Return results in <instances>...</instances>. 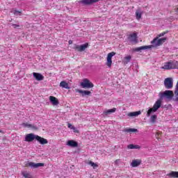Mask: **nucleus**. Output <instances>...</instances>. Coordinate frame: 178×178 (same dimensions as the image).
<instances>
[{"mask_svg": "<svg viewBox=\"0 0 178 178\" xmlns=\"http://www.w3.org/2000/svg\"><path fill=\"white\" fill-rule=\"evenodd\" d=\"M162 105V100L161 99H158L154 104L152 108H150L147 113V117L149 118L152 115V113H155V112H156V111H158V109H159V108H161Z\"/></svg>", "mask_w": 178, "mask_h": 178, "instance_id": "nucleus-1", "label": "nucleus"}, {"mask_svg": "<svg viewBox=\"0 0 178 178\" xmlns=\"http://www.w3.org/2000/svg\"><path fill=\"white\" fill-rule=\"evenodd\" d=\"M174 95L175 94L172 90H165L164 92H160L159 93V97L161 99H163V98H165V99H168V101L173 99Z\"/></svg>", "mask_w": 178, "mask_h": 178, "instance_id": "nucleus-2", "label": "nucleus"}, {"mask_svg": "<svg viewBox=\"0 0 178 178\" xmlns=\"http://www.w3.org/2000/svg\"><path fill=\"white\" fill-rule=\"evenodd\" d=\"M168 38H155L152 42L151 44H152L153 47H159L163 44L166 41Z\"/></svg>", "mask_w": 178, "mask_h": 178, "instance_id": "nucleus-3", "label": "nucleus"}, {"mask_svg": "<svg viewBox=\"0 0 178 178\" xmlns=\"http://www.w3.org/2000/svg\"><path fill=\"white\" fill-rule=\"evenodd\" d=\"M161 69H163L164 70H172L175 69L174 60L164 63L163 65L161 67Z\"/></svg>", "mask_w": 178, "mask_h": 178, "instance_id": "nucleus-4", "label": "nucleus"}, {"mask_svg": "<svg viewBox=\"0 0 178 178\" xmlns=\"http://www.w3.org/2000/svg\"><path fill=\"white\" fill-rule=\"evenodd\" d=\"M81 86L82 88H92L94 87V84L90 81L88 79H85L81 83Z\"/></svg>", "mask_w": 178, "mask_h": 178, "instance_id": "nucleus-5", "label": "nucleus"}, {"mask_svg": "<svg viewBox=\"0 0 178 178\" xmlns=\"http://www.w3.org/2000/svg\"><path fill=\"white\" fill-rule=\"evenodd\" d=\"M164 86L167 90H170L173 88V79L167 78L164 80Z\"/></svg>", "mask_w": 178, "mask_h": 178, "instance_id": "nucleus-6", "label": "nucleus"}, {"mask_svg": "<svg viewBox=\"0 0 178 178\" xmlns=\"http://www.w3.org/2000/svg\"><path fill=\"white\" fill-rule=\"evenodd\" d=\"M115 55H116V53L115 52H111L108 53L107 55V62L106 63V66H108V67H112V58H113V56H115Z\"/></svg>", "mask_w": 178, "mask_h": 178, "instance_id": "nucleus-7", "label": "nucleus"}, {"mask_svg": "<svg viewBox=\"0 0 178 178\" xmlns=\"http://www.w3.org/2000/svg\"><path fill=\"white\" fill-rule=\"evenodd\" d=\"M74 48L79 52H83V51H86V48H88V43H85L81 45L75 44Z\"/></svg>", "mask_w": 178, "mask_h": 178, "instance_id": "nucleus-8", "label": "nucleus"}, {"mask_svg": "<svg viewBox=\"0 0 178 178\" xmlns=\"http://www.w3.org/2000/svg\"><path fill=\"white\" fill-rule=\"evenodd\" d=\"M37 135H35L34 134H29L26 135L24 141H26L27 143H31V141H34V140H36Z\"/></svg>", "mask_w": 178, "mask_h": 178, "instance_id": "nucleus-9", "label": "nucleus"}, {"mask_svg": "<svg viewBox=\"0 0 178 178\" xmlns=\"http://www.w3.org/2000/svg\"><path fill=\"white\" fill-rule=\"evenodd\" d=\"M27 166H29L30 168H32V169H37V168H41L44 165L42 163H34V162H29L26 165Z\"/></svg>", "mask_w": 178, "mask_h": 178, "instance_id": "nucleus-10", "label": "nucleus"}, {"mask_svg": "<svg viewBox=\"0 0 178 178\" xmlns=\"http://www.w3.org/2000/svg\"><path fill=\"white\" fill-rule=\"evenodd\" d=\"M151 48H152V45L141 46L134 49V51H135L136 52H140V51H144V49H149Z\"/></svg>", "mask_w": 178, "mask_h": 178, "instance_id": "nucleus-11", "label": "nucleus"}, {"mask_svg": "<svg viewBox=\"0 0 178 178\" xmlns=\"http://www.w3.org/2000/svg\"><path fill=\"white\" fill-rule=\"evenodd\" d=\"M36 140L40 143V144L44 145V144H48V140L44 138H42L41 136L36 135Z\"/></svg>", "mask_w": 178, "mask_h": 178, "instance_id": "nucleus-12", "label": "nucleus"}, {"mask_svg": "<svg viewBox=\"0 0 178 178\" xmlns=\"http://www.w3.org/2000/svg\"><path fill=\"white\" fill-rule=\"evenodd\" d=\"M49 101L54 106H56V105H59V100H58V99H56V97L54 96L49 97Z\"/></svg>", "mask_w": 178, "mask_h": 178, "instance_id": "nucleus-13", "label": "nucleus"}, {"mask_svg": "<svg viewBox=\"0 0 178 178\" xmlns=\"http://www.w3.org/2000/svg\"><path fill=\"white\" fill-rule=\"evenodd\" d=\"M67 145H68V147H72V148H76V147H78L79 143L75 140H70L67 142Z\"/></svg>", "mask_w": 178, "mask_h": 178, "instance_id": "nucleus-14", "label": "nucleus"}, {"mask_svg": "<svg viewBox=\"0 0 178 178\" xmlns=\"http://www.w3.org/2000/svg\"><path fill=\"white\" fill-rule=\"evenodd\" d=\"M76 92H79V94H82V97H86L91 94V92L90 90H82L79 89H76Z\"/></svg>", "mask_w": 178, "mask_h": 178, "instance_id": "nucleus-15", "label": "nucleus"}, {"mask_svg": "<svg viewBox=\"0 0 178 178\" xmlns=\"http://www.w3.org/2000/svg\"><path fill=\"white\" fill-rule=\"evenodd\" d=\"M129 40L131 42H135V44H137V34L136 33L131 34L129 37Z\"/></svg>", "mask_w": 178, "mask_h": 178, "instance_id": "nucleus-16", "label": "nucleus"}, {"mask_svg": "<svg viewBox=\"0 0 178 178\" xmlns=\"http://www.w3.org/2000/svg\"><path fill=\"white\" fill-rule=\"evenodd\" d=\"M33 77H35V79L38 80V81H41V80H44V76H42V74L40 73L33 72Z\"/></svg>", "mask_w": 178, "mask_h": 178, "instance_id": "nucleus-17", "label": "nucleus"}, {"mask_svg": "<svg viewBox=\"0 0 178 178\" xmlns=\"http://www.w3.org/2000/svg\"><path fill=\"white\" fill-rule=\"evenodd\" d=\"M141 165V160L136 159L133 160L131 163V166L132 168H137V166H140Z\"/></svg>", "mask_w": 178, "mask_h": 178, "instance_id": "nucleus-18", "label": "nucleus"}, {"mask_svg": "<svg viewBox=\"0 0 178 178\" xmlns=\"http://www.w3.org/2000/svg\"><path fill=\"white\" fill-rule=\"evenodd\" d=\"M60 87L66 88V90H69V88H70V87H69V84L65 81H63L60 83Z\"/></svg>", "mask_w": 178, "mask_h": 178, "instance_id": "nucleus-19", "label": "nucleus"}, {"mask_svg": "<svg viewBox=\"0 0 178 178\" xmlns=\"http://www.w3.org/2000/svg\"><path fill=\"white\" fill-rule=\"evenodd\" d=\"M115 112H116V108L104 111V115H111V113H115Z\"/></svg>", "mask_w": 178, "mask_h": 178, "instance_id": "nucleus-20", "label": "nucleus"}, {"mask_svg": "<svg viewBox=\"0 0 178 178\" xmlns=\"http://www.w3.org/2000/svg\"><path fill=\"white\" fill-rule=\"evenodd\" d=\"M129 149H140V146L138 145L130 144L127 146Z\"/></svg>", "mask_w": 178, "mask_h": 178, "instance_id": "nucleus-21", "label": "nucleus"}, {"mask_svg": "<svg viewBox=\"0 0 178 178\" xmlns=\"http://www.w3.org/2000/svg\"><path fill=\"white\" fill-rule=\"evenodd\" d=\"M138 115H141V111H136V112L129 113L128 114V116L133 118V116H138Z\"/></svg>", "mask_w": 178, "mask_h": 178, "instance_id": "nucleus-22", "label": "nucleus"}, {"mask_svg": "<svg viewBox=\"0 0 178 178\" xmlns=\"http://www.w3.org/2000/svg\"><path fill=\"white\" fill-rule=\"evenodd\" d=\"M167 176H169V177H178V172L172 171Z\"/></svg>", "mask_w": 178, "mask_h": 178, "instance_id": "nucleus-23", "label": "nucleus"}, {"mask_svg": "<svg viewBox=\"0 0 178 178\" xmlns=\"http://www.w3.org/2000/svg\"><path fill=\"white\" fill-rule=\"evenodd\" d=\"M156 119H158V115H153L150 117L149 122L151 123H155L156 122Z\"/></svg>", "mask_w": 178, "mask_h": 178, "instance_id": "nucleus-24", "label": "nucleus"}, {"mask_svg": "<svg viewBox=\"0 0 178 178\" xmlns=\"http://www.w3.org/2000/svg\"><path fill=\"white\" fill-rule=\"evenodd\" d=\"M88 165H90V166H92V168H93V169H97V168H98V164L97 163H94L91 161L88 162Z\"/></svg>", "mask_w": 178, "mask_h": 178, "instance_id": "nucleus-25", "label": "nucleus"}, {"mask_svg": "<svg viewBox=\"0 0 178 178\" xmlns=\"http://www.w3.org/2000/svg\"><path fill=\"white\" fill-rule=\"evenodd\" d=\"M141 15H143V12H141L140 10H137L136 12V16L138 20H140V19H141Z\"/></svg>", "mask_w": 178, "mask_h": 178, "instance_id": "nucleus-26", "label": "nucleus"}, {"mask_svg": "<svg viewBox=\"0 0 178 178\" xmlns=\"http://www.w3.org/2000/svg\"><path fill=\"white\" fill-rule=\"evenodd\" d=\"M22 175L25 178H33V176L31 175V174L27 172V171L22 172Z\"/></svg>", "mask_w": 178, "mask_h": 178, "instance_id": "nucleus-27", "label": "nucleus"}, {"mask_svg": "<svg viewBox=\"0 0 178 178\" xmlns=\"http://www.w3.org/2000/svg\"><path fill=\"white\" fill-rule=\"evenodd\" d=\"M22 126H23V127H27L28 129H33L34 128V125H33L31 124H29L27 122L23 123Z\"/></svg>", "mask_w": 178, "mask_h": 178, "instance_id": "nucleus-28", "label": "nucleus"}, {"mask_svg": "<svg viewBox=\"0 0 178 178\" xmlns=\"http://www.w3.org/2000/svg\"><path fill=\"white\" fill-rule=\"evenodd\" d=\"M124 131L126 133H136V131H137V129L129 128V129H124Z\"/></svg>", "mask_w": 178, "mask_h": 178, "instance_id": "nucleus-29", "label": "nucleus"}, {"mask_svg": "<svg viewBox=\"0 0 178 178\" xmlns=\"http://www.w3.org/2000/svg\"><path fill=\"white\" fill-rule=\"evenodd\" d=\"M131 60V56H127L124 57V63H128Z\"/></svg>", "mask_w": 178, "mask_h": 178, "instance_id": "nucleus-30", "label": "nucleus"}, {"mask_svg": "<svg viewBox=\"0 0 178 178\" xmlns=\"http://www.w3.org/2000/svg\"><path fill=\"white\" fill-rule=\"evenodd\" d=\"M13 13L15 16H20V15H22V12L17 11V10H14V11H13Z\"/></svg>", "mask_w": 178, "mask_h": 178, "instance_id": "nucleus-31", "label": "nucleus"}, {"mask_svg": "<svg viewBox=\"0 0 178 178\" xmlns=\"http://www.w3.org/2000/svg\"><path fill=\"white\" fill-rule=\"evenodd\" d=\"M174 69H178V61L174 60Z\"/></svg>", "mask_w": 178, "mask_h": 178, "instance_id": "nucleus-32", "label": "nucleus"}, {"mask_svg": "<svg viewBox=\"0 0 178 178\" xmlns=\"http://www.w3.org/2000/svg\"><path fill=\"white\" fill-rule=\"evenodd\" d=\"M165 34H166V32H163V33L159 34V35H157V38H160V37H163V35H165Z\"/></svg>", "mask_w": 178, "mask_h": 178, "instance_id": "nucleus-33", "label": "nucleus"}, {"mask_svg": "<svg viewBox=\"0 0 178 178\" xmlns=\"http://www.w3.org/2000/svg\"><path fill=\"white\" fill-rule=\"evenodd\" d=\"M72 130L74 133H79V129H77V128H76L75 127L72 128Z\"/></svg>", "mask_w": 178, "mask_h": 178, "instance_id": "nucleus-34", "label": "nucleus"}, {"mask_svg": "<svg viewBox=\"0 0 178 178\" xmlns=\"http://www.w3.org/2000/svg\"><path fill=\"white\" fill-rule=\"evenodd\" d=\"M74 127V126H73L72 124L70 123L68 124V128L70 129L71 130H72Z\"/></svg>", "mask_w": 178, "mask_h": 178, "instance_id": "nucleus-35", "label": "nucleus"}, {"mask_svg": "<svg viewBox=\"0 0 178 178\" xmlns=\"http://www.w3.org/2000/svg\"><path fill=\"white\" fill-rule=\"evenodd\" d=\"M12 26H13V27H14V29H17V27H20V26L15 24H13Z\"/></svg>", "mask_w": 178, "mask_h": 178, "instance_id": "nucleus-36", "label": "nucleus"}, {"mask_svg": "<svg viewBox=\"0 0 178 178\" xmlns=\"http://www.w3.org/2000/svg\"><path fill=\"white\" fill-rule=\"evenodd\" d=\"M119 161H120V160H116V161H115V165H118V163H119Z\"/></svg>", "mask_w": 178, "mask_h": 178, "instance_id": "nucleus-37", "label": "nucleus"}, {"mask_svg": "<svg viewBox=\"0 0 178 178\" xmlns=\"http://www.w3.org/2000/svg\"><path fill=\"white\" fill-rule=\"evenodd\" d=\"M68 42H69L70 45L72 44H73V41H72V40H69Z\"/></svg>", "mask_w": 178, "mask_h": 178, "instance_id": "nucleus-38", "label": "nucleus"}, {"mask_svg": "<svg viewBox=\"0 0 178 178\" xmlns=\"http://www.w3.org/2000/svg\"><path fill=\"white\" fill-rule=\"evenodd\" d=\"M175 10L176 13H178V8H175Z\"/></svg>", "mask_w": 178, "mask_h": 178, "instance_id": "nucleus-39", "label": "nucleus"}, {"mask_svg": "<svg viewBox=\"0 0 178 178\" xmlns=\"http://www.w3.org/2000/svg\"><path fill=\"white\" fill-rule=\"evenodd\" d=\"M0 133H2V131H1V130H0Z\"/></svg>", "mask_w": 178, "mask_h": 178, "instance_id": "nucleus-40", "label": "nucleus"}]
</instances>
